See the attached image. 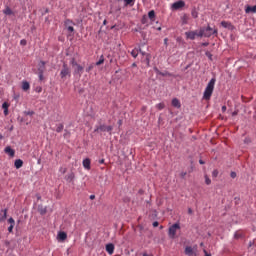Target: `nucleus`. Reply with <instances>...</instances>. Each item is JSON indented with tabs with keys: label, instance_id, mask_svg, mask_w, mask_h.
I'll return each instance as SVG.
<instances>
[{
	"label": "nucleus",
	"instance_id": "55",
	"mask_svg": "<svg viewBox=\"0 0 256 256\" xmlns=\"http://www.w3.org/2000/svg\"><path fill=\"white\" fill-rule=\"evenodd\" d=\"M188 213H193V210H191V208H189Z\"/></svg>",
	"mask_w": 256,
	"mask_h": 256
},
{
	"label": "nucleus",
	"instance_id": "57",
	"mask_svg": "<svg viewBox=\"0 0 256 256\" xmlns=\"http://www.w3.org/2000/svg\"><path fill=\"white\" fill-rule=\"evenodd\" d=\"M67 135H69V132H66V133L64 134V137H67Z\"/></svg>",
	"mask_w": 256,
	"mask_h": 256
},
{
	"label": "nucleus",
	"instance_id": "18",
	"mask_svg": "<svg viewBox=\"0 0 256 256\" xmlns=\"http://www.w3.org/2000/svg\"><path fill=\"white\" fill-rule=\"evenodd\" d=\"M3 13L4 15H15V12L9 6H5Z\"/></svg>",
	"mask_w": 256,
	"mask_h": 256
},
{
	"label": "nucleus",
	"instance_id": "12",
	"mask_svg": "<svg viewBox=\"0 0 256 256\" xmlns=\"http://www.w3.org/2000/svg\"><path fill=\"white\" fill-rule=\"evenodd\" d=\"M4 151L7 155L15 157V150H13L11 146H7Z\"/></svg>",
	"mask_w": 256,
	"mask_h": 256
},
{
	"label": "nucleus",
	"instance_id": "44",
	"mask_svg": "<svg viewBox=\"0 0 256 256\" xmlns=\"http://www.w3.org/2000/svg\"><path fill=\"white\" fill-rule=\"evenodd\" d=\"M186 175H187V172H181L180 177H182V179H183L186 177Z\"/></svg>",
	"mask_w": 256,
	"mask_h": 256
},
{
	"label": "nucleus",
	"instance_id": "13",
	"mask_svg": "<svg viewBox=\"0 0 256 256\" xmlns=\"http://www.w3.org/2000/svg\"><path fill=\"white\" fill-rule=\"evenodd\" d=\"M58 241H65L67 240V233L66 232H59L57 236Z\"/></svg>",
	"mask_w": 256,
	"mask_h": 256
},
{
	"label": "nucleus",
	"instance_id": "35",
	"mask_svg": "<svg viewBox=\"0 0 256 256\" xmlns=\"http://www.w3.org/2000/svg\"><path fill=\"white\" fill-rule=\"evenodd\" d=\"M205 183L206 185H209L211 183V178L205 175Z\"/></svg>",
	"mask_w": 256,
	"mask_h": 256
},
{
	"label": "nucleus",
	"instance_id": "2",
	"mask_svg": "<svg viewBox=\"0 0 256 256\" xmlns=\"http://www.w3.org/2000/svg\"><path fill=\"white\" fill-rule=\"evenodd\" d=\"M186 39H190V41H195L197 37H203V32L200 30H193L185 32Z\"/></svg>",
	"mask_w": 256,
	"mask_h": 256
},
{
	"label": "nucleus",
	"instance_id": "60",
	"mask_svg": "<svg viewBox=\"0 0 256 256\" xmlns=\"http://www.w3.org/2000/svg\"><path fill=\"white\" fill-rule=\"evenodd\" d=\"M164 43H167V39L164 40Z\"/></svg>",
	"mask_w": 256,
	"mask_h": 256
},
{
	"label": "nucleus",
	"instance_id": "38",
	"mask_svg": "<svg viewBox=\"0 0 256 256\" xmlns=\"http://www.w3.org/2000/svg\"><path fill=\"white\" fill-rule=\"evenodd\" d=\"M67 30L69 31V33H73V31H75V28H73V26H68Z\"/></svg>",
	"mask_w": 256,
	"mask_h": 256
},
{
	"label": "nucleus",
	"instance_id": "29",
	"mask_svg": "<svg viewBox=\"0 0 256 256\" xmlns=\"http://www.w3.org/2000/svg\"><path fill=\"white\" fill-rule=\"evenodd\" d=\"M125 5H130L133 7L135 5V0H124Z\"/></svg>",
	"mask_w": 256,
	"mask_h": 256
},
{
	"label": "nucleus",
	"instance_id": "17",
	"mask_svg": "<svg viewBox=\"0 0 256 256\" xmlns=\"http://www.w3.org/2000/svg\"><path fill=\"white\" fill-rule=\"evenodd\" d=\"M2 109H4V115L7 117V115H9V103L4 102L2 104Z\"/></svg>",
	"mask_w": 256,
	"mask_h": 256
},
{
	"label": "nucleus",
	"instance_id": "30",
	"mask_svg": "<svg viewBox=\"0 0 256 256\" xmlns=\"http://www.w3.org/2000/svg\"><path fill=\"white\" fill-rule=\"evenodd\" d=\"M70 65H72V67H77L79 65V63H77V60H75V58H72L70 61Z\"/></svg>",
	"mask_w": 256,
	"mask_h": 256
},
{
	"label": "nucleus",
	"instance_id": "14",
	"mask_svg": "<svg viewBox=\"0 0 256 256\" xmlns=\"http://www.w3.org/2000/svg\"><path fill=\"white\" fill-rule=\"evenodd\" d=\"M73 179H75V173H73V172H70V173H68V174L65 176V180H66L68 183H72Z\"/></svg>",
	"mask_w": 256,
	"mask_h": 256
},
{
	"label": "nucleus",
	"instance_id": "61",
	"mask_svg": "<svg viewBox=\"0 0 256 256\" xmlns=\"http://www.w3.org/2000/svg\"><path fill=\"white\" fill-rule=\"evenodd\" d=\"M164 43H167V39L164 40Z\"/></svg>",
	"mask_w": 256,
	"mask_h": 256
},
{
	"label": "nucleus",
	"instance_id": "51",
	"mask_svg": "<svg viewBox=\"0 0 256 256\" xmlns=\"http://www.w3.org/2000/svg\"><path fill=\"white\" fill-rule=\"evenodd\" d=\"M90 199L93 201V199H95V195H90Z\"/></svg>",
	"mask_w": 256,
	"mask_h": 256
},
{
	"label": "nucleus",
	"instance_id": "26",
	"mask_svg": "<svg viewBox=\"0 0 256 256\" xmlns=\"http://www.w3.org/2000/svg\"><path fill=\"white\" fill-rule=\"evenodd\" d=\"M148 17L151 21H155V10H151L149 13H148Z\"/></svg>",
	"mask_w": 256,
	"mask_h": 256
},
{
	"label": "nucleus",
	"instance_id": "43",
	"mask_svg": "<svg viewBox=\"0 0 256 256\" xmlns=\"http://www.w3.org/2000/svg\"><path fill=\"white\" fill-rule=\"evenodd\" d=\"M230 176H231L232 179H235V177H237V173L231 172V173H230Z\"/></svg>",
	"mask_w": 256,
	"mask_h": 256
},
{
	"label": "nucleus",
	"instance_id": "59",
	"mask_svg": "<svg viewBox=\"0 0 256 256\" xmlns=\"http://www.w3.org/2000/svg\"><path fill=\"white\" fill-rule=\"evenodd\" d=\"M3 139V135L0 134V140Z\"/></svg>",
	"mask_w": 256,
	"mask_h": 256
},
{
	"label": "nucleus",
	"instance_id": "16",
	"mask_svg": "<svg viewBox=\"0 0 256 256\" xmlns=\"http://www.w3.org/2000/svg\"><path fill=\"white\" fill-rule=\"evenodd\" d=\"M45 61H40V63L38 64V73H45Z\"/></svg>",
	"mask_w": 256,
	"mask_h": 256
},
{
	"label": "nucleus",
	"instance_id": "7",
	"mask_svg": "<svg viewBox=\"0 0 256 256\" xmlns=\"http://www.w3.org/2000/svg\"><path fill=\"white\" fill-rule=\"evenodd\" d=\"M183 7H185V1L179 0L177 2H174L171 5V10L172 11H179V9H183Z\"/></svg>",
	"mask_w": 256,
	"mask_h": 256
},
{
	"label": "nucleus",
	"instance_id": "11",
	"mask_svg": "<svg viewBox=\"0 0 256 256\" xmlns=\"http://www.w3.org/2000/svg\"><path fill=\"white\" fill-rule=\"evenodd\" d=\"M82 164H83L84 169H87L88 171H89V169H91V159H89V158L84 159Z\"/></svg>",
	"mask_w": 256,
	"mask_h": 256
},
{
	"label": "nucleus",
	"instance_id": "58",
	"mask_svg": "<svg viewBox=\"0 0 256 256\" xmlns=\"http://www.w3.org/2000/svg\"><path fill=\"white\" fill-rule=\"evenodd\" d=\"M132 67H137V64L133 63V64H132Z\"/></svg>",
	"mask_w": 256,
	"mask_h": 256
},
{
	"label": "nucleus",
	"instance_id": "3",
	"mask_svg": "<svg viewBox=\"0 0 256 256\" xmlns=\"http://www.w3.org/2000/svg\"><path fill=\"white\" fill-rule=\"evenodd\" d=\"M200 32H202V37H211V35L217 34V29L211 28V26H208L206 28H200Z\"/></svg>",
	"mask_w": 256,
	"mask_h": 256
},
{
	"label": "nucleus",
	"instance_id": "63",
	"mask_svg": "<svg viewBox=\"0 0 256 256\" xmlns=\"http://www.w3.org/2000/svg\"><path fill=\"white\" fill-rule=\"evenodd\" d=\"M200 246L203 247V243H201Z\"/></svg>",
	"mask_w": 256,
	"mask_h": 256
},
{
	"label": "nucleus",
	"instance_id": "47",
	"mask_svg": "<svg viewBox=\"0 0 256 256\" xmlns=\"http://www.w3.org/2000/svg\"><path fill=\"white\" fill-rule=\"evenodd\" d=\"M227 111V106H222V113H225Z\"/></svg>",
	"mask_w": 256,
	"mask_h": 256
},
{
	"label": "nucleus",
	"instance_id": "53",
	"mask_svg": "<svg viewBox=\"0 0 256 256\" xmlns=\"http://www.w3.org/2000/svg\"><path fill=\"white\" fill-rule=\"evenodd\" d=\"M37 91H38V93H41V91H42V88H38V90H37Z\"/></svg>",
	"mask_w": 256,
	"mask_h": 256
},
{
	"label": "nucleus",
	"instance_id": "20",
	"mask_svg": "<svg viewBox=\"0 0 256 256\" xmlns=\"http://www.w3.org/2000/svg\"><path fill=\"white\" fill-rule=\"evenodd\" d=\"M172 106L179 109L181 107V102L179 101V99L177 98L172 99Z\"/></svg>",
	"mask_w": 256,
	"mask_h": 256
},
{
	"label": "nucleus",
	"instance_id": "52",
	"mask_svg": "<svg viewBox=\"0 0 256 256\" xmlns=\"http://www.w3.org/2000/svg\"><path fill=\"white\" fill-rule=\"evenodd\" d=\"M37 199H41V195L37 194L36 195Z\"/></svg>",
	"mask_w": 256,
	"mask_h": 256
},
{
	"label": "nucleus",
	"instance_id": "34",
	"mask_svg": "<svg viewBox=\"0 0 256 256\" xmlns=\"http://www.w3.org/2000/svg\"><path fill=\"white\" fill-rule=\"evenodd\" d=\"M65 25H66V27H70L69 25H73V21H71L70 19H67L65 21Z\"/></svg>",
	"mask_w": 256,
	"mask_h": 256
},
{
	"label": "nucleus",
	"instance_id": "1",
	"mask_svg": "<svg viewBox=\"0 0 256 256\" xmlns=\"http://www.w3.org/2000/svg\"><path fill=\"white\" fill-rule=\"evenodd\" d=\"M216 81L217 80L215 78H212L208 82L203 94V99H205V101H209L211 99V95H213V91L215 90Z\"/></svg>",
	"mask_w": 256,
	"mask_h": 256
},
{
	"label": "nucleus",
	"instance_id": "49",
	"mask_svg": "<svg viewBox=\"0 0 256 256\" xmlns=\"http://www.w3.org/2000/svg\"><path fill=\"white\" fill-rule=\"evenodd\" d=\"M200 165H205V162L203 160H199Z\"/></svg>",
	"mask_w": 256,
	"mask_h": 256
},
{
	"label": "nucleus",
	"instance_id": "28",
	"mask_svg": "<svg viewBox=\"0 0 256 256\" xmlns=\"http://www.w3.org/2000/svg\"><path fill=\"white\" fill-rule=\"evenodd\" d=\"M63 129H65V126L63 124H58L56 127V132L61 133V131H63Z\"/></svg>",
	"mask_w": 256,
	"mask_h": 256
},
{
	"label": "nucleus",
	"instance_id": "25",
	"mask_svg": "<svg viewBox=\"0 0 256 256\" xmlns=\"http://www.w3.org/2000/svg\"><path fill=\"white\" fill-rule=\"evenodd\" d=\"M131 55L132 57H134V59H137L138 55H139V49L135 48L131 51Z\"/></svg>",
	"mask_w": 256,
	"mask_h": 256
},
{
	"label": "nucleus",
	"instance_id": "48",
	"mask_svg": "<svg viewBox=\"0 0 256 256\" xmlns=\"http://www.w3.org/2000/svg\"><path fill=\"white\" fill-rule=\"evenodd\" d=\"M208 45H209V43H207V42L202 43L203 47H207Z\"/></svg>",
	"mask_w": 256,
	"mask_h": 256
},
{
	"label": "nucleus",
	"instance_id": "50",
	"mask_svg": "<svg viewBox=\"0 0 256 256\" xmlns=\"http://www.w3.org/2000/svg\"><path fill=\"white\" fill-rule=\"evenodd\" d=\"M205 256H211V254L207 253V250H204Z\"/></svg>",
	"mask_w": 256,
	"mask_h": 256
},
{
	"label": "nucleus",
	"instance_id": "5",
	"mask_svg": "<svg viewBox=\"0 0 256 256\" xmlns=\"http://www.w3.org/2000/svg\"><path fill=\"white\" fill-rule=\"evenodd\" d=\"M179 229H181V226L178 223H175L172 226H170L168 230V235L170 239H175V236L177 235V231H179Z\"/></svg>",
	"mask_w": 256,
	"mask_h": 256
},
{
	"label": "nucleus",
	"instance_id": "46",
	"mask_svg": "<svg viewBox=\"0 0 256 256\" xmlns=\"http://www.w3.org/2000/svg\"><path fill=\"white\" fill-rule=\"evenodd\" d=\"M153 227H159V222L158 221H155V222H153Z\"/></svg>",
	"mask_w": 256,
	"mask_h": 256
},
{
	"label": "nucleus",
	"instance_id": "4",
	"mask_svg": "<svg viewBox=\"0 0 256 256\" xmlns=\"http://www.w3.org/2000/svg\"><path fill=\"white\" fill-rule=\"evenodd\" d=\"M112 131H113V126H107L105 124L96 126L94 130L95 133H105V132L111 133Z\"/></svg>",
	"mask_w": 256,
	"mask_h": 256
},
{
	"label": "nucleus",
	"instance_id": "54",
	"mask_svg": "<svg viewBox=\"0 0 256 256\" xmlns=\"http://www.w3.org/2000/svg\"><path fill=\"white\" fill-rule=\"evenodd\" d=\"M100 163L101 164L105 163V160L104 159L100 160Z\"/></svg>",
	"mask_w": 256,
	"mask_h": 256
},
{
	"label": "nucleus",
	"instance_id": "39",
	"mask_svg": "<svg viewBox=\"0 0 256 256\" xmlns=\"http://www.w3.org/2000/svg\"><path fill=\"white\" fill-rule=\"evenodd\" d=\"M60 173H62L63 175H65V173H67V168H60Z\"/></svg>",
	"mask_w": 256,
	"mask_h": 256
},
{
	"label": "nucleus",
	"instance_id": "9",
	"mask_svg": "<svg viewBox=\"0 0 256 256\" xmlns=\"http://www.w3.org/2000/svg\"><path fill=\"white\" fill-rule=\"evenodd\" d=\"M106 251L108 255H113L115 253V245L113 243L106 244Z\"/></svg>",
	"mask_w": 256,
	"mask_h": 256
},
{
	"label": "nucleus",
	"instance_id": "8",
	"mask_svg": "<svg viewBox=\"0 0 256 256\" xmlns=\"http://www.w3.org/2000/svg\"><path fill=\"white\" fill-rule=\"evenodd\" d=\"M73 69H74V75H78L79 77H81V75H83L84 68L80 64L75 66Z\"/></svg>",
	"mask_w": 256,
	"mask_h": 256
},
{
	"label": "nucleus",
	"instance_id": "32",
	"mask_svg": "<svg viewBox=\"0 0 256 256\" xmlns=\"http://www.w3.org/2000/svg\"><path fill=\"white\" fill-rule=\"evenodd\" d=\"M191 15L194 19H197V17H199V12H197V10H192Z\"/></svg>",
	"mask_w": 256,
	"mask_h": 256
},
{
	"label": "nucleus",
	"instance_id": "19",
	"mask_svg": "<svg viewBox=\"0 0 256 256\" xmlns=\"http://www.w3.org/2000/svg\"><path fill=\"white\" fill-rule=\"evenodd\" d=\"M138 53H141V55H143V57H146L147 65H149V60L151 59V55L143 52L141 49L138 50Z\"/></svg>",
	"mask_w": 256,
	"mask_h": 256
},
{
	"label": "nucleus",
	"instance_id": "23",
	"mask_svg": "<svg viewBox=\"0 0 256 256\" xmlns=\"http://www.w3.org/2000/svg\"><path fill=\"white\" fill-rule=\"evenodd\" d=\"M22 89L23 91H29V89H31V85L29 84V82L27 81L22 82Z\"/></svg>",
	"mask_w": 256,
	"mask_h": 256
},
{
	"label": "nucleus",
	"instance_id": "40",
	"mask_svg": "<svg viewBox=\"0 0 256 256\" xmlns=\"http://www.w3.org/2000/svg\"><path fill=\"white\" fill-rule=\"evenodd\" d=\"M93 70V65H90L86 68V73H89L90 71Z\"/></svg>",
	"mask_w": 256,
	"mask_h": 256
},
{
	"label": "nucleus",
	"instance_id": "62",
	"mask_svg": "<svg viewBox=\"0 0 256 256\" xmlns=\"http://www.w3.org/2000/svg\"><path fill=\"white\" fill-rule=\"evenodd\" d=\"M119 125H121V120H119Z\"/></svg>",
	"mask_w": 256,
	"mask_h": 256
},
{
	"label": "nucleus",
	"instance_id": "41",
	"mask_svg": "<svg viewBox=\"0 0 256 256\" xmlns=\"http://www.w3.org/2000/svg\"><path fill=\"white\" fill-rule=\"evenodd\" d=\"M217 175H219V171L214 170V171L212 172V177H217Z\"/></svg>",
	"mask_w": 256,
	"mask_h": 256
},
{
	"label": "nucleus",
	"instance_id": "15",
	"mask_svg": "<svg viewBox=\"0 0 256 256\" xmlns=\"http://www.w3.org/2000/svg\"><path fill=\"white\" fill-rule=\"evenodd\" d=\"M221 25L224 27V29H230V31L233 29V24H231V22L222 21Z\"/></svg>",
	"mask_w": 256,
	"mask_h": 256
},
{
	"label": "nucleus",
	"instance_id": "42",
	"mask_svg": "<svg viewBox=\"0 0 256 256\" xmlns=\"http://www.w3.org/2000/svg\"><path fill=\"white\" fill-rule=\"evenodd\" d=\"M25 115H35V112L34 111H26L25 112Z\"/></svg>",
	"mask_w": 256,
	"mask_h": 256
},
{
	"label": "nucleus",
	"instance_id": "22",
	"mask_svg": "<svg viewBox=\"0 0 256 256\" xmlns=\"http://www.w3.org/2000/svg\"><path fill=\"white\" fill-rule=\"evenodd\" d=\"M246 13H256V5L254 6H247L245 9Z\"/></svg>",
	"mask_w": 256,
	"mask_h": 256
},
{
	"label": "nucleus",
	"instance_id": "6",
	"mask_svg": "<svg viewBox=\"0 0 256 256\" xmlns=\"http://www.w3.org/2000/svg\"><path fill=\"white\" fill-rule=\"evenodd\" d=\"M61 79H65V77H71V69L67 64H63L62 70L60 72Z\"/></svg>",
	"mask_w": 256,
	"mask_h": 256
},
{
	"label": "nucleus",
	"instance_id": "21",
	"mask_svg": "<svg viewBox=\"0 0 256 256\" xmlns=\"http://www.w3.org/2000/svg\"><path fill=\"white\" fill-rule=\"evenodd\" d=\"M14 167H16V169H21V167H23V160L21 159L15 160Z\"/></svg>",
	"mask_w": 256,
	"mask_h": 256
},
{
	"label": "nucleus",
	"instance_id": "56",
	"mask_svg": "<svg viewBox=\"0 0 256 256\" xmlns=\"http://www.w3.org/2000/svg\"><path fill=\"white\" fill-rule=\"evenodd\" d=\"M103 25H107V20H104Z\"/></svg>",
	"mask_w": 256,
	"mask_h": 256
},
{
	"label": "nucleus",
	"instance_id": "31",
	"mask_svg": "<svg viewBox=\"0 0 256 256\" xmlns=\"http://www.w3.org/2000/svg\"><path fill=\"white\" fill-rule=\"evenodd\" d=\"M3 216L0 218V221H5L7 219V209L2 210Z\"/></svg>",
	"mask_w": 256,
	"mask_h": 256
},
{
	"label": "nucleus",
	"instance_id": "37",
	"mask_svg": "<svg viewBox=\"0 0 256 256\" xmlns=\"http://www.w3.org/2000/svg\"><path fill=\"white\" fill-rule=\"evenodd\" d=\"M206 57H208L210 60L213 59V55L211 54V52L207 51L205 53Z\"/></svg>",
	"mask_w": 256,
	"mask_h": 256
},
{
	"label": "nucleus",
	"instance_id": "10",
	"mask_svg": "<svg viewBox=\"0 0 256 256\" xmlns=\"http://www.w3.org/2000/svg\"><path fill=\"white\" fill-rule=\"evenodd\" d=\"M9 227H8V233H13V229L15 228V219L9 218L8 219Z\"/></svg>",
	"mask_w": 256,
	"mask_h": 256
},
{
	"label": "nucleus",
	"instance_id": "45",
	"mask_svg": "<svg viewBox=\"0 0 256 256\" xmlns=\"http://www.w3.org/2000/svg\"><path fill=\"white\" fill-rule=\"evenodd\" d=\"M20 45H27V40H21Z\"/></svg>",
	"mask_w": 256,
	"mask_h": 256
},
{
	"label": "nucleus",
	"instance_id": "27",
	"mask_svg": "<svg viewBox=\"0 0 256 256\" xmlns=\"http://www.w3.org/2000/svg\"><path fill=\"white\" fill-rule=\"evenodd\" d=\"M156 109H158L159 111H163V109H165V103L161 102L157 104Z\"/></svg>",
	"mask_w": 256,
	"mask_h": 256
},
{
	"label": "nucleus",
	"instance_id": "33",
	"mask_svg": "<svg viewBox=\"0 0 256 256\" xmlns=\"http://www.w3.org/2000/svg\"><path fill=\"white\" fill-rule=\"evenodd\" d=\"M103 63H105V59L103 58V56H101L100 60L98 62H96V65H103Z\"/></svg>",
	"mask_w": 256,
	"mask_h": 256
},
{
	"label": "nucleus",
	"instance_id": "24",
	"mask_svg": "<svg viewBox=\"0 0 256 256\" xmlns=\"http://www.w3.org/2000/svg\"><path fill=\"white\" fill-rule=\"evenodd\" d=\"M185 255L191 256L193 255V248L191 246H187L184 250Z\"/></svg>",
	"mask_w": 256,
	"mask_h": 256
},
{
	"label": "nucleus",
	"instance_id": "36",
	"mask_svg": "<svg viewBox=\"0 0 256 256\" xmlns=\"http://www.w3.org/2000/svg\"><path fill=\"white\" fill-rule=\"evenodd\" d=\"M43 73L44 72H38L39 81H43L44 79Z\"/></svg>",
	"mask_w": 256,
	"mask_h": 256
}]
</instances>
